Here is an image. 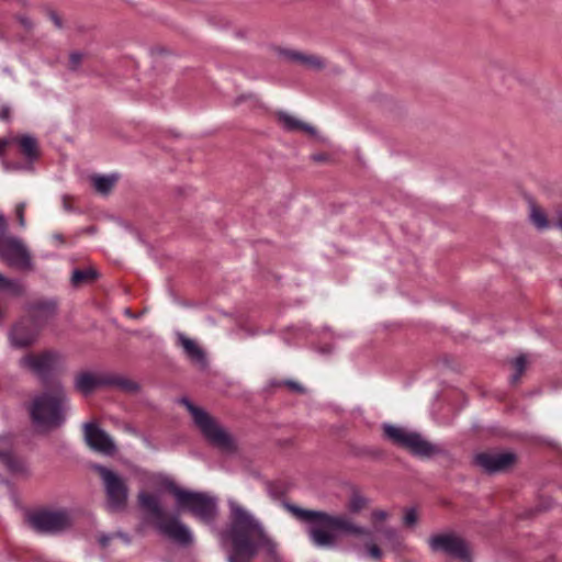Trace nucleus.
I'll use <instances>...</instances> for the list:
<instances>
[{"instance_id": "nucleus-38", "label": "nucleus", "mask_w": 562, "mask_h": 562, "mask_svg": "<svg viewBox=\"0 0 562 562\" xmlns=\"http://www.w3.org/2000/svg\"><path fill=\"white\" fill-rule=\"evenodd\" d=\"M9 116V109L4 108L0 111V120H7Z\"/></svg>"}, {"instance_id": "nucleus-32", "label": "nucleus", "mask_w": 562, "mask_h": 562, "mask_svg": "<svg viewBox=\"0 0 562 562\" xmlns=\"http://www.w3.org/2000/svg\"><path fill=\"white\" fill-rule=\"evenodd\" d=\"M83 55L80 52H74L69 56V68L77 70L82 61Z\"/></svg>"}, {"instance_id": "nucleus-7", "label": "nucleus", "mask_w": 562, "mask_h": 562, "mask_svg": "<svg viewBox=\"0 0 562 562\" xmlns=\"http://www.w3.org/2000/svg\"><path fill=\"white\" fill-rule=\"evenodd\" d=\"M383 436L393 445L407 450L414 457L429 459L441 452V448L428 441L422 434L406 427L383 424Z\"/></svg>"}, {"instance_id": "nucleus-2", "label": "nucleus", "mask_w": 562, "mask_h": 562, "mask_svg": "<svg viewBox=\"0 0 562 562\" xmlns=\"http://www.w3.org/2000/svg\"><path fill=\"white\" fill-rule=\"evenodd\" d=\"M68 409L69 400L65 390L60 384H55L33 398L30 415L36 428L50 430L66 422Z\"/></svg>"}, {"instance_id": "nucleus-36", "label": "nucleus", "mask_w": 562, "mask_h": 562, "mask_svg": "<svg viewBox=\"0 0 562 562\" xmlns=\"http://www.w3.org/2000/svg\"><path fill=\"white\" fill-rule=\"evenodd\" d=\"M113 538L114 535L102 533L99 536L98 542L100 543L101 547L105 548Z\"/></svg>"}, {"instance_id": "nucleus-43", "label": "nucleus", "mask_w": 562, "mask_h": 562, "mask_svg": "<svg viewBox=\"0 0 562 562\" xmlns=\"http://www.w3.org/2000/svg\"><path fill=\"white\" fill-rule=\"evenodd\" d=\"M5 74H11V71L8 68H4Z\"/></svg>"}, {"instance_id": "nucleus-37", "label": "nucleus", "mask_w": 562, "mask_h": 562, "mask_svg": "<svg viewBox=\"0 0 562 562\" xmlns=\"http://www.w3.org/2000/svg\"><path fill=\"white\" fill-rule=\"evenodd\" d=\"M285 384L293 391L295 392H299V393H303L304 392V387L297 383V382H294V381H286Z\"/></svg>"}, {"instance_id": "nucleus-15", "label": "nucleus", "mask_w": 562, "mask_h": 562, "mask_svg": "<svg viewBox=\"0 0 562 562\" xmlns=\"http://www.w3.org/2000/svg\"><path fill=\"white\" fill-rule=\"evenodd\" d=\"M83 436L87 445L92 450L104 456H113L116 452V445L112 437L93 423L83 425Z\"/></svg>"}, {"instance_id": "nucleus-12", "label": "nucleus", "mask_w": 562, "mask_h": 562, "mask_svg": "<svg viewBox=\"0 0 562 562\" xmlns=\"http://www.w3.org/2000/svg\"><path fill=\"white\" fill-rule=\"evenodd\" d=\"M278 549V542L265 529L263 525L248 514V558L261 554L265 559Z\"/></svg>"}, {"instance_id": "nucleus-8", "label": "nucleus", "mask_w": 562, "mask_h": 562, "mask_svg": "<svg viewBox=\"0 0 562 562\" xmlns=\"http://www.w3.org/2000/svg\"><path fill=\"white\" fill-rule=\"evenodd\" d=\"M169 487L176 497L179 510L187 509L205 524H212L215 520L217 515L216 497L206 493L187 491L173 483H170Z\"/></svg>"}, {"instance_id": "nucleus-27", "label": "nucleus", "mask_w": 562, "mask_h": 562, "mask_svg": "<svg viewBox=\"0 0 562 562\" xmlns=\"http://www.w3.org/2000/svg\"><path fill=\"white\" fill-rule=\"evenodd\" d=\"M97 278L95 270L89 269H76L72 272L71 282L74 285H79L82 283H88L93 281Z\"/></svg>"}, {"instance_id": "nucleus-11", "label": "nucleus", "mask_w": 562, "mask_h": 562, "mask_svg": "<svg viewBox=\"0 0 562 562\" xmlns=\"http://www.w3.org/2000/svg\"><path fill=\"white\" fill-rule=\"evenodd\" d=\"M7 221L0 213V257L10 266L22 269L31 266L30 254L21 239L5 235Z\"/></svg>"}, {"instance_id": "nucleus-29", "label": "nucleus", "mask_w": 562, "mask_h": 562, "mask_svg": "<svg viewBox=\"0 0 562 562\" xmlns=\"http://www.w3.org/2000/svg\"><path fill=\"white\" fill-rule=\"evenodd\" d=\"M380 532L393 549H398L402 546V539L396 529L387 527L381 529Z\"/></svg>"}, {"instance_id": "nucleus-24", "label": "nucleus", "mask_w": 562, "mask_h": 562, "mask_svg": "<svg viewBox=\"0 0 562 562\" xmlns=\"http://www.w3.org/2000/svg\"><path fill=\"white\" fill-rule=\"evenodd\" d=\"M117 179L119 177L115 173L108 176L93 175L91 177L93 188L101 194H108L116 183Z\"/></svg>"}, {"instance_id": "nucleus-14", "label": "nucleus", "mask_w": 562, "mask_h": 562, "mask_svg": "<svg viewBox=\"0 0 562 562\" xmlns=\"http://www.w3.org/2000/svg\"><path fill=\"white\" fill-rule=\"evenodd\" d=\"M60 363V353L53 350L40 355H27L20 359L21 368L27 369L43 381L47 380Z\"/></svg>"}, {"instance_id": "nucleus-25", "label": "nucleus", "mask_w": 562, "mask_h": 562, "mask_svg": "<svg viewBox=\"0 0 562 562\" xmlns=\"http://www.w3.org/2000/svg\"><path fill=\"white\" fill-rule=\"evenodd\" d=\"M369 504V499L358 491H352L347 502V509L350 514H359Z\"/></svg>"}, {"instance_id": "nucleus-13", "label": "nucleus", "mask_w": 562, "mask_h": 562, "mask_svg": "<svg viewBox=\"0 0 562 562\" xmlns=\"http://www.w3.org/2000/svg\"><path fill=\"white\" fill-rule=\"evenodd\" d=\"M31 527L41 532L56 533L68 529L72 518L68 510H41L29 516Z\"/></svg>"}, {"instance_id": "nucleus-26", "label": "nucleus", "mask_w": 562, "mask_h": 562, "mask_svg": "<svg viewBox=\"0 0 562 562\" xmlns=\"http://www.w3.org/2000/svg\"><path fill=\"white\" fill-rule=\"evenodd\" d=\"M512 367H513L514 372L512 373L509 381L512 384H517L520 380V376L522 375V373L525 372V370L527 368L526 356L521 355V356H518L517 358H515L512 361Z\"/></svg>"}, {"instance_id": "nucleus-1", "label": "nucleus", "mask_w": 562, "mask_h": 562, "mask_svg": "<svg viewBox=\"0 0 562 562\" xmlns=\"http://www.w3.org/2000/svg\"><path fill=\"white\" fill-rule=\"evenodd\" d=\"M284 506L297 520L307 524L305 532L315 548L333 550L338 546L339 535H346L367 539L362 547L355 546V549L363 550L370 559L379 561L383 557L382 549L372 538V530L355 522L350 517L331 515L323 510L304 509L293 504Z\"/></svg>"}, {"instance_id": "nucleus-35", "label": "nucleus", "mask_w": 562, "mask_h": 562, "mask_svg": "<svg viewBox=\"0 0 562 562\" xmlns=\"http://www.w3.org/2000/svg\"><path fill=\"white\" fill-rule=\"evenodd\" d=\"M387 513L385 510H382V509H375L372 512V519L374 521H382V520H385L387 518Z\"/></svg>"}, {"instance_id": "nucleus-42", "label": "nucleus", "mask_w": 562, "mask_h": 562, "mask_svg": "<svg viewBox=\"0 0 562 562\" xmlns=\"http://www.w3.org/2000/svg\"><path fill=\"white\" fill-rule=\"evenodd\" d=\"M5 145H7V143L4 140H0V155L4 150Z\"/></svg>"}, {"instance_id": "nucleus-10", "label": "nucleus", "mask_w": 562, "mask_h": 562, "mask_svg": "<svg viewBox=\"0 0 562 562\" xmlns=\"http://www.w3.org/2000/svg\"><path fill=\"white\" fill-rule=\"evenodd\" d=\"M94 469L99 472L104 485L108 510L112 513L123 510L127 502V486L124 480L103 465H94Z\"/></svg>"}, {"instance_id": "nucleus-28", "label": "nucleus", "mask_w": 562, "mask_h": 562, "mask_svg": "<svg viewBox=\"0 0 562 562\" xmlns=\"http://www.w3.org/2000/svg\"><path fill=\"white\" fill-rule=\"evenodd\" d=\"M0 290L12 294L22 292V285L18 280H11L0 273Z\"/></svg>"}, {"instance_id": "nucleus-3", "label": "nucleus", "mask_w": 562, "mask_h": 562, "mask_svg": "<svg viewBox=\"0 0 562 562\" xmlns=\"http://www.w3.org/2000/svg\"><path fill=\"white\" fill-rule=\"evenodd\" d=\"M138 502L139 506L151 518L160 535L181 546L192 543L193 535L190 528L186 526L178 516L168 515L162 508L157 495L140 492L138 494Z\"/></svg>"}, {"instance_id": "nucleus-39", "label": "nucleus", "mask_w": 562, "mask_h": 562, "mask_svg": "<svg viewBox=\"0 0 562 562\" xmlns=\"http://www.w3.org/2000/svg\"><path fill=\"white\" fill-rule=\"evenodd\" d=\"M123 429L130 434H133V435H136V430L134 427H132L131 425H124Z\"/></svg>"}, {"instance_id": "nucleus-5", "label": "nucleus", "mask_w": 562, "mask_h": 562, "mask_svg": "<svg viewBox=\"0 0 562 562\" xmlns=\"http://www.w3.org/2000/svg\"><path fill=\"white\" fill-rule=\"evenodd\" d=\"M56 304L53 301L38 302L31 306L29 316L22 318L10 331L11 345L23 348L32 345L38 329L55 314Z\"/></svg>"}, {"instance_id": "nucleus-6", "label": "nucleus", "mask_w": 562, "mask_h": 562, "mask_svg": "<svg viewBox=\"0 0 562 562\" xmlns=\"http://www.w3.org/2000/svg\"><path fill=\"white\" fill-rule=\"evenodd\" d=\"M231 522L221 532L228 562H246V512L234 499H228Z\"/></svg>"}, {"instance_id": "nucleus-16", "label": "nucleus", "mask_w": 562, "mask_h": 562, "mask_svg": "<svg viewBox=\"0 0 562 562\" xmlns=\"http://www.w3.org/2000/svg\"><path fill=\"white\" fill-rule=\"evenodd\" d=\"M475 463L487 473L503 472L516 462V454L509 451H488L475 456Z\"/></svg>"}, {"instance_id": "nucleus-18", "label": "nucleus", "mask_w": 562, "mask_h": 562, "mask_svg": "<svg viewBox=\"0 0 562 562\" xmlns=\"http://www.w3.org/2000/svg\"><path fill=\"white\" fill-rule=\"evenodd\" d=\"M110 383L111 379L108 375L90 371H82L76 375L74 385L76 390L83 395H89L97 387L109 385Z\"/></svg>"}, {"instance_id": "nucleus-4", "label": "nucleus", "mask_w": 562, "mask_h": 562, "mask_svg": "<svg viewBox=\"0 0 562 562\" xmlns=\"http://www.w3.org/2000/svg\"><path fill=\"white\" fill-rule=\"evenodd\" d=\"M179 403L189 411L195 427L211 446L224 453H233L236 450L235 437L207 412L195 406L187 397H181Z\"/></svg>"}, {"instance_id": "nucleus-34", "label": "nucleus", "mask_w": 562, "mask_h": 562, "mask_svg": "<svg viewBox=\"0 0 562 562\" xmlns=\"http://www.w3.org/2000/svg\"><path fill=\"white\" fill-rule=\"evenodd\" d=\"M265 562H286L282 554L280 553V550L278 549L274 553H271L267 558H265Z\"/></svg>"}, {"instance_id": "nucleus-33", "label": "nucleus", "mask_w": 562, "mask_h": 562, "mask_svg": "<svg viewBox=\"0 0 562 562\" xmlns=\"http://www.w3.org/2000/svg\"><path fill=\"white\" fill-rule=\"evenodd\" d=\"M25 207H26V204L24 202L19 203L15 207V215L18 217V222L21 227H25V218H24Z\"/></svg>"}, {"instance_id": "nucleus-9", "label": "nucleus", "mask_w": 562, "mask_h": 562, "mask_svg": "<svg viewBox=\"0 0 562 562\" xmlns=\"http://www.w3.org/2000/svg\"><path fill=\"white\" fill-rule=\"evenodd\" d=\"M427 544L435 553H443L464 562L471 559L469 542L461 535L452 530L431 535L427 539Z\"/></svg>"}, {"instance_id": "nucleus-20", "label": "nucleus", "mask_w": 562, "mask_h": 562, "mask_svg": "<svg viewBox=\"0 0 562 562\" xmlns=\"http://www.w3.org/2000/svg\"><path fill=\"white\" fill-rule=\"evenodd\" d=\"M11 447L12 443L9 437H0V462L13 473H25L27 471L25 462L12 456Z\"/></svg>"}, {"instance_id": "nucleus-17", "label": "nucleus", "mask_w": 562, "mask_h": 562, "mask_svg": "<svg viewBox=\"0 0 562 562\" xmlns=\"http://www.w3.org/2000/svg\"><path fill=\"white\" fill-rule=\"evenodd\" d=\"M177 345L182 348L184 356L192 363H194L201 369H205L207 367L206 353L195 340L189 338L182 333H178Z\"/></svg>"}, {"instance_id": "nucleus-31", "label": "nucleus", "mask_w": 562, "mask_h": 562, "mask_svg": "<svg viewBox=\"0 0 562 562\" xmlns=\"http://www.w3.org/2000/svg\"><path fill=\"white\" fill-rule=\"evenodd\" d=\"M418 520L417 512L414 508L407 509L403 517V522L407 527H413Z\"/></svg>"}, {"instance_id": "nucleus-30", "label": "nucleus", "mask_w": 562, "mask_h": 562, "mask_svg": "<svg viewBox=\"0 0 562 562\" xmlns=\"http://www.w3.org/2000/svg\"><path fill=\"white\" fill-rule=\"evenodd\" d=\"M111 379V383L109 385H115L119 386L122 390L133 392L137 390V384L133 381L123 379V378H113L109 376Z\"/></svg>"}, {"instance_id": "nucleus-22", "label": "nucleus", "mask_w": 562, "mask_h": 562, "mask_svg": "<svg viewBox=\"0 0 562 562\" xmlns=\"http://www.w3.org/2000/svg\"><path fill=\"white\" fill-rule=\"evenodd\" d=\"M278 119L282 126L289 132L304 131L311 135H314L316 133L313 126L300 121L299 119L286 112H279Z\"/></svg>"}, {"instance_id": "nucleus-41", "label": "nucleus", "mask_w": 562, "mask_h": 562, "mask_svg": "<svg viewBox=\"0 0 562 562\" xmlns=\"http://www.w3.org/2000/svg\"><path fill=\"white\" fill-rule=\"evenodd\" d=\"M54 239H56V240H57V241H59V243H63V241H64L63 235H60V234H55V235H54Z\"/></svg>"}, {"instance_id": "nucleus-21", "label": "nucleus", "mask_w": 562, "mask_h": 562, "mask_svg": "<svg viewBox=\"0 0 562 562\" xmlns=\"http://www.w3.org/2000/svg\"><path fill=\"white\" fill-rule=\"evenodd\" d=\"M19 145L23 155L29 159L26 165H14V170L30 169L31 164L38 157L37 140L30 135H23L19 138Z\"/></svg>"}, {"instance_id": "nucleus-23", "label": "nucleus", "mask_w": 562, "mask_h": 562, "mask_svg": "<svg viewBox=\"0 0 562 562\" xmlns=\"http://www.w3.org/2000/svg\"><path fill=\"white\" fill-rule=\"evenodd\" d=\"M530 221L538 229H547L554 226L562 231V215L557 221L549 222L546 213L536 205L530 207Z\"/></svg>"}, {"instance_id": "nucleus-19", "label": "nucleus", "mask_w": 562, "mask_h": 562, "mask_svg": "<svg viewBox=\"0 0 562 562\" xmlns=\"http://www.w3.org/2000/svg\"><path fill=\"white\" fill-rule=\"evenodd\" d=\"M280 55L286 60L300 64L310 70H322L326 66L325 59L321 56L291 48L281 49Z\"/></svg>"}, {"instance_id": "nucleus-40", "label": "nucleus", "mask_w": 562, "mask_h": 562, "mask_svg": "<svg viewBox=\"0 0 562 562\" xmlns=\"http://www.w3.org/2000/svg\"><path fill=\"white\" fill-rule=\"evenodd\" d=\"M52 19L57 27L61 26L60 19L55 13L52 14Z\"/></svg>"}]
</instances>
